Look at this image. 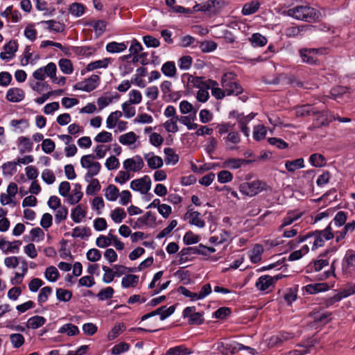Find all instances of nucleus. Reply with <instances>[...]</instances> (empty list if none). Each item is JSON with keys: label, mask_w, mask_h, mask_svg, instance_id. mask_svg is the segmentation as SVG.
Segmentation results:
<instances>
[{"label": "nucleus", "mask_w": 355, "mask_h": 355, "mask_svg": "<svg viewBox=\"0 0 355 355\" xmlns=\"http://www.w3.org/2000/svg\"><path fill=\"white\" fill-rule=\"evenodd\" d=\"M282 277V275H277L273 277L270 275H262L257 279L255 286L257 288L261 291L268 290L271 286L279 279Z\"/></svg>", "instance_id": "9d476101"}, {"label": "nucleus", "mask_w": 355, "mask_h": 355, "mask_svg": "<svg viewBox=\"0 0 355 355\" xmlns=\"http://www.w3.org/2000/svg\"><path fill=\"white\" fill-rule=\"evenodd\" d=\"M80 165L87 170L85 175L86 182H89L93 177L97 175L101 169V164L96 161V157L93 154H89L82 156L80 158Z\"/></svg>", "instance_id": "7ed1b4c3"}, {"label": "nucleus", "mask_w": 355, "mask_h": 355, "mask_svg": "<svg viewBox=\"0 0 355 355\" xmlns=\"http://www.w3.org/2000/svg\"><path fill=\"white\" fill-rule=\"evenodd\" d=\"M52 293V288L50 286L43 287L37 295V302L39 304L42 305L45 303L48 299L49 295Z\"/></svg>", "instance_id": "864d4df0"}, {"label": "nucleus", "mask_w": 355, "mask_h": 355, "mask_svg": "<svg viewBox=\"0 0 355 355\" xmlns=\"http://www.w3.org/2000/svg\"><path fill=\"white\" fill-rule=\"evenodd\" d=\"M130 189L139 191L141 194H146L151 188V180L148 175L133 180L130 184Z\"/></svg>", "instance_id": "1a4fd4ad"}, {"label": "nucleus", "mask_w": 355, "mask_h": 355, "mask_svg": "<svg viewBox=\"0 0 355 355\" xmlns=\"http://www.w3.org/2000/svg\"><path fill=\"white\" fill-rule=\"evenodd\" d=\"M90 25L94 28L96 37H98L105 31L107 24L104 20H97L91 23Z\"/></svg>", "instance_id": "bf43d9fd"}, {"label": "nucleus", "mask_w": 355, "mask_h": 355, "mask_svg": "<svg viewBox=\"0 0 355 355\" xmlns=\"http://www.w3.org/2000/svg\"><path fill=\"white\" fill-rule=\"evenodd\" d=\"M200 240V236L194 234L191 231L186 232L183 237V241L185 245H189L198 243Z\"/></svg>", "instance_id": "338daca9"}, {"label": "nucleus", "mask_w": 355, "mask_h": 355, "mask_svg": "<svg viewBox=\"0 0 355 355\" xmlns=\"http://www.w3.org/2000/svg\"><path fill=\"white\" fill-rule=\"evenodd\" d=\"M195 254H200L203 256H209L216 252V249L212 247H208L202 244H199L194 246Z\"/></svg>", "instance_id": "e2e57ef3"}, {"label": "nucleus", "mask_w": 355, "mask_h": 355, "mask_svg": "<svg viewBox=\"0 0 355 355\" xmlns=\"http://www.w3.org/2000/svg\"><path fill=\"white\" fill-rule=\"evenodd\" d=\"M229 238V234L227 232L223 230L219 235L211 236L209 239L210 243L215 245L223 244L225 243Z\"/></svg>", "instance_id": "de8ad7c7"}, {"label": "nucleus", "mask_w": 355, "mask_h": 355, "mask_svg": "<svg viewBox=\"0 0 355 355\" xmlns=\"http://www.w3.org/2000/svg\"><path fill=\"white\" fill-rule=\"evenodd\" d=\"M184 220H187L189 223L195 225L199 228H202L205 226V222L203 220L202 215L200 212L193 209H189L184 214Z\"/></svg>", "instance_id": "ddd939ff"}, {"label": "nucleus", "mask_w": 355, "mask_h": 355, "mask_svg": "<svg viewBox=\"0 0 355 355\" xmlns=\"http://www.w3.org/2000/svg\"><path fill=\"white\" fill-rule=\"evenodd\" d=\"M355 230V221L352 220L345 225L341 230H331L330 227H326L322 230H315V232L308 233L306 235H300L296 239L297 244L302 243L309 239H313L311 250H315L318 248L324 245L325 241L335 238L336 243L343 240L347 234L352 233Z\"/></svg>", "instance_id": "f257e3e1"}, {"label": "nucleus", "mask_w": 355, "mask_h": 355, "mask_svg": "<svg viewBox=\"0 0 355 355\" xmlns=\"http://www.w3.org/2000/svg\"><path fill=\"white\" fill-rule=\"evenodd\" d=\"M19 148L21 154H24L26 152H31L33 149V143L31 139L26 137H20L18 139Z\"/></svg>", "instance_id": "f704fd0d"}, {"label": "nucleus", "mask_w": 355, "mask_h": 355, "mask_svg": "<svg viewBox=\"0 0 355 355\" xmlns=\"http://www.w3.org/2000/svg\"><path fill=\"white\" fill-rule=\"evenodd\" d=\"M327 49H303L300 50V57L304 62L309 64H315L318 61L317 55L327 53Z\"/></svg>", "instance_id": "0eeeda50"}, {"label": "nucleus", "mask_w": 355, "mask_h": 355, "mask_svg": "<svg viewBox=\"0 0 355 355\" xmlns=\"http://www.w3.org/2000/svg\"><path fill=\"white\" fill-rule=\"evenodd\" d=\"M25 97V92L21 88H10L6 93V99L12 103L21 102Z\"/></svg>", "instance_id": "6ab92c4d"}, {"label": "nucleus", "mask_w": 355, "mask_h": 355, "mask_svg": "<svg viewBox=\"0 0 355 355\" xmlns=\"http://www.w3.org/2000/svg\"><path fill=\"white\" fill-rule=\"evenodd\" d=\"M102 269L104 271V274L103 275L102 281L105 284H110L111 283L114 279L116 277L114 270L112 268H110L107 266H103Z\"/></svg>", "instance_id": "69168bd1"}, {"label": "nucleus", "mask_w": 355, "mask_h": 355, "mask_svg": "<svg viewBox=\"0 0 355 355\" xmlns=\"http://www.w3.org/2000/svg\"><path fill=\"white\" fill-rule=\"evenodd\" d=\"M180 111L182 114H187L193 113V115H194V117H196V114L197 112V110L194 109L193 105L187 101H182L180 103Z\"/></svg>", "instance_id": "6e6d98bb"}, {"label": "nucleus", "mask_w": 355, "mask_h": 355, "mask_svg": "<svg viewBox=\"0 0 355 355\" xmlns=\"http://www.w3.org/2000/svg\"><path fill=\"white\" fill-rule=\"evenodd\" d=\"M121 116L122 112L119 110L110 113L106 119V127L108 129L114 128L118 122V119Z\"/></svg>", "instance_id": "a18cd8bd"}, {"label": "nucleus", "mask_w": 355, "mask_h": 355, "mask_svg": "<svg viewBox=\"0 0 355 355\" xmlns=\"http://www.w3.org/2000/svg\"><path fill=\"white\" fill-rule=\"evenodd\" d=\"M316 113L315 108L311 105H303L295 108L297 116L304 117L310 115H314Z\"/></svg>", "instance_id": "c756f323"}, {"label": "nucleus", "mask_w": 355, "mask_h": 355, "mask_svg": "<svg viewBox=\"0 0 355 355\" xmlns=\"http://www.w3.org/2000/svg\"><path fill=\"white\" fill-rule=\"evenodd\" d=\"M175 310V308L174 306H171L169 307H167L166 306H162L156 310L151 312L152 316H155L157 315H159L161 320H164L168 317L171 315Z\"/></svg>", "instance_id": "4be33fe9"}, {"label": "nucleus", "mask_w": 355, "mask_h": 355, "mask_svg": "<svg viewBox=\"0 0 355 355\" xmlns=\"http://www.w3.org/2000/svg\"><path fill=\"white\" fill-rule=\"evenodd\" d=\"M162 73L168 77H175L176 75V67L174 62L168 61L162 67Z\"/></svg>", "instance_id": "ea45409f"}, {"label": "nucleus", "mask_w": 355, "mask_h": 355, "mask_svg": "<svg viewBox=\"0 0 355 355\" xmlns=\"http://www.w3.org/2000/svg\"><path fill=\"white\" fill-rule=\"evenodd\" d=\"M347 219V213L343 211H338L336 213L332 220L329 223L327 227H330L331 230H334V228H340L343 226H345Z\"/></svg>", "instance_id": "f3484780"}, {"label": "nucleus", "mask_w": 355, "mask_h": 355, "mask_svg": "<svg viewBox=\"0 0 355 355\" xmlns=\"http://www.w3.org/2000/svg\"><path fill=\"white\" fill-rule=\"evenodd\" d=\"M257 113L251 112L245 115L243 112H239L237 110H232L229 114V117L235 118L237 121L239 125H248L256 116Z\"/></svg>", "instance_id": "2eb2a0df"}, {"label": "nucleus", "mask_w": 355, "mask_h": 355, "mask_svg": "<svg viewBox=\"0 0 355 355\" xmlns=\"http://www.w3.org/2000/svg\"><path fill=\"white\" fill-rule=\"evenodd\" d=\"M83 193L81 191V185L76 183L73 186V189L68 197V202L71 205L77 204L83 198Z\"/></svg>", "instance_id": "393cba45"}, {"label": "nucleus", "mask_w": 355, "mask_h": 355, "mask_svg": "<svg viewBox=\"0 0 355 355\" xmlns=\"http://www.w3.org/2000/svg\"><path fill=\"white\" fill-rule=\"evenodd\" d=\"M180 121V117L169 119L164 123V127L167 132L175 133L178 132L179 128L178 122Z\"/></svg>", "instance_id": "4c0bfd02"}, {"label": "nucleus", "mask_w": 355, "mask_h": 355, "mask_svg": "<svg viewBox=\"0 0 355 355\" xmlns=\"http://www.w3.org/2000/svg\"><path fill=\"white\" fill-rule=\"evenodd\" d=\"M164 152L166 155L165 162L167 164H176L179 161V156L175 153L173 148H165Z\"/></svg>", "instance_id": "a19ab883"}, {"label": "nucleus", "mask_w": 355, "mask_h": 355, "mask_svg": "<svg viewBox=\"0 0 355 355\" xmlns=\"http://www.w3.org/2000/svg\"><path fill=\"white\" fill-rule=\"evenodd\" d=\"M18 49V44L15 40H10L3 46V51L0 53V58L3 60H10L14 58Z\"/></svg>", "instance_id": "4468645a"}, {"label": "nucleus", "mask_w": 355, "mask_h": 355, "mask_svg": "<svg viewBox=\"0 0 355 355\" xmlns=\"http://www.w3.org/2000/svg\"><path fill=\"white\" fill-rule=\"evenodd\" d=\"M137 140V136L135 132H129L119 137V141L123 145L133 144Z\"/></svg>", "instance_id": "13d9d810"}, {"label": "nucleus", "mask_w": 355, "mask_h": 355, "mask_svg": "<svg viewBox=\"0 0 355 355\" xmlns=\"http://www.w3.org/2000/svg\"><path fill=\"white\" fill-rule=\"evenodd\" d=\"M92 209L96 211L98 215L101 214L102 209L105 207V202L102 197H95L91 203Z\"/></svg>", "instance_id": "774afa93"}, {"label": "nucleus", "mask_w": 355, "mask_h": 355, "mask_svg": "<svg viewBox=\"0 0 355 355\" xmlns=\"http://www.w3.org/2000/svg\"><path fill=\"white\" fill-rule=\"evenodd\" d=\"M185 78L187 79V86L189 89H202V87H205V80L202 77H198L189 73H184L182 76V79L184 80Z\"/></svg>", "instance_id": "a211bd4d"}, {"label": "nucleus", "mask_w": 355, "mask_h": 355, "mask_svg": "<svg viewBox=\"0 0 355 355\" xmlns=\"http://www.w3.org/2000/svg\"><path fill=\"white\" fill-rule=\"evenodd\" d=\"M104 195L105 198L109 201H115L119 196V190L114 184H109L104 189Z\"/></svg>", "instance_id": "2f4dec72"}, {"label": "nucleus", "mask_w": 355, "mask_h": 355, "mask_svg": "<svg viewBox=\"0 0 355 355\" xmlns=\"http://www.w3.org/2000/svg\"><path fill=\"white\" fill-rule=\"evenodd\" d=\"M318 116L317 118L314 120V122L310 129L319 128L323 126H327L329 125L328 119L323 113L317 111L315 114Z\"/></svg>", "instance_id": "72a5a7b5"}, {"label": "nucleus", "mask_w": 355, "mask_h": 355, "mask_svg": "<svg viewBox=\"0 0 355 355\" xmlns=\"http://www.w3.org/2000/svg\"><path fill=\"white\" fill-rule=\"evenodd\" d=\"M58 333L67 334L69 336H73L79 334V329L77 326L71 323H67L59 329Z\"/></svg>", "instance_id": "58836bf2"}, {"label": "nucleus", "mask_w": 355, "mask_h": 355, "mask_svg": "<svg viewBox=\"0 0 355 355\" xmlns=\"http://www.w3.org/2000/svg\"><path fill=\"white\" fill-rule=\"evenodd\" d=\"M46 321V320L44 317L35 315L28 318L26 322V327L28 329H36L42 327L45 324Z\"/></svg>", "instance_id": "c85d7f7f"}, {"label": "nucleus", "mask_w": 355, "mask_h": 355, "mask_svg": "<svg viewBox=\"0 0 355 355\" xmlns=\"http://www.w3.org/2000/svg\"><path fill=\"white\" fill-rule=\"evenodd\" d=\"M193 351L188 348L185 345H180L169 348L165 355H190Z\"/></svg>", "instance_id": "b1692460"}, {"label": "nucleus", "mask_w": 355, "mask_h": 355, "mask_svg": "<svg viewBox=\"0 0 355 355\" xmlns=\"http://www.w3.org/2000/svg\"><path fill=\"white\" fill-rule=\"evenodd\" d=\"M86 207L82 205H78L71 210V219L76 223H80L82 220L86 217Z\"/></svg>", "instance_id": "412c9836"}, {"label": "nucleus", "mask_w": 355, "mask_h": 355, "mask_svg": "<svg viewBox=\"0 0 355 355\" xmlns=\"http://www.w3.org/2000/svg\"><path fill=\"white\" fill-rule=\"evenodd\" d=\"M111 58H104L103 60H96L89 63L85 69L87 71H91L97 69H106L108 65L111 63Z\"/></svg>", "instance_id": "bb28decb"}, {"label": "nucleus", "mask_w": 355, "mask_h": 355, "mask_svg": "<svg viewBox=\"0 0 355 355\" xmlns=\"http://www.w3.org/2000/svg\"><path fill=\"white\" fill-rule=\"evenodd\" d=\"M331 312H323L315 314L313 316L314 322L318 324H325L331 320Z\"/></svg>", "instance_id": "0e129e2a"}, {"label": "nucleus", "mask_w": 355, "mask_h": 355, "mask_svg": "<svg viewBox=\"0 0 355 355\" xmlns=\"http://www.w3.org/2000/svg\"><path fill=\"white\" fill-rule=\"evenodd\" d=\"M145 159L147 161L148 167L152 169L159 168L163 165L162 159L159 156L152 155L148 157V155H146Z\"/></svg>", "instance_id": "8fccbe9b"}, {"label": "nucleus", "mask_w": 355, "mask_h": 355, "mask_svg": "<svg viewBox=\"0 0 355 355\" xmlns=\"http://www.w3.org/2000/svg\"><path fill=\"white\" fill-rule=\"evenodd\" d=\"M144 165L143 159L139 155L126 159L123 162V166L127 171H139L144 167Z\"/></svg>", "instance_id": "f8f14e48"}, {"label": "nucleus", "mask_w": 355, "mask_h": 355, "mask_svg": "<svg viewBox=\"0 0 355 355\" xmlns=\"http://www.w3.org/2000/svg\"><path fill=\"white\" fill-rule=\"evenodd\" d=\"M73 51L78 55L84 56V57H89L93 55L96 49L92 46H77L74 47Z\"/></svg>", "instance_id": "603ef678"}, {"label": "nucleus", "mask_w": 355, "mask_h": 355, "mask_svg": "<svg viewBox=\"0 0 355 355\" xmlns=\"http://www.w3.org/2000/svg\"><path fill=\"white\" fill-rule=\"evenodd\" d=\"M139 276L128 273L121 279V286L123 288H135L139 283Z\"/></svg>", "instance_id": "a878e982"}, {"label": "nucleus", "mask_w": 355, "mask_h": 355, "mask_svg": "<svg viewBox=\"0 0 355 355\" xmlns=\"http://www.w3.org/2000/svg\"><path fill=\"white\" fill-rule=\"evenodd\" d=\"M221 86L224 88L227 96H238L243 92L234 73L228 72L223 74L221 78Z\"/></svg>", "instance_id": "20e7f679"}, {"label": "nucleus", "mask_w": 355, "mask_h": 355, "mask_svg": "<svg viewBox=\"0 0 355 355\" xmlns=\"http://www.w3.org/2000/svg\"><path fill=\"white\" fill-rule=\"evenodd\" d=\"M342 272L346 276H352L355 274V251L349 249L345 252L342 260Z\"/></svg>", "instance_id": "423d86ee"}, {"label": "nucleus", "mask_w": 355, "mask_h": 355, "mask_svg": "<svg viewBox=\"0 0 355 355\" xmlns=\"http://www.w3.org/2000/svg\"><path fill=\"white\" fill-rule=\"evenodd\" d=\"M110 217L115 223H121L126 217V212L123 208L116 207L112 211Z\"/></svg>", "instance_id": "c03bdc74"}, {"label": "nucleus", "mask_w": 355, "mask_h": 355, "mask_svg": "<svg viewBox=\"0 0 355 355\" xmlns=\"http://www.w3.org/2000/svg\"><path fill=\"white\" fill-rule=\"evenodd\" d=\"M302 216V212L297 210H292L287 212L286 216L283 218L280 229L291 225Z\"/></svg>", "instance_id": "aec40b11"}, {"label": "nucleus", "mask_w": 355, "mask_h": 355, "mask_svg": "<svg viewBox=\"0 0 355 355\" xmlns=\"http://www.w3.org/2000/svg\"><path fill=\"white\" fill-rule=\"evenodd\" d=\"M286 15L297 20L311 21L318 18L315 9L307 6H297L286 11Z\"/></svg>", "instance_id": "f03ea898"}, {"label": "nucleus", "mask_w": 355, "mask_h": 355, "mask_svg": "<svg viewBox=\"0 0 355 355\" xmlns=\"http://www.w3.org/2000/svg\"><path fill=\"white\" fill-rule=\"evenodd\" d=\"M355 293V284H349L346 285L344 288L340 289L337 294L338 297L337 299H341V300L344 298H346L353 294Z\"/></svg>", "instance_id": "09e8293b"}, {"label": "nucleus", "mask_w": 355, "mask_h": 355, "mask_svg": "<svg viewBox=\"0 0 355 355\" xmlns=\"http://www.w3.org/2000/svg\"><path fill=\"white\" fill-rule=\"evenodd\" d=\"M249 41L254 47H261L267 44V39L266 37L259 33L252 34L249 38Z\"/></svg>", "instance_id": "e433bc0d"}, {"label": "nucleus", "mask_w": 355, "mask_h": 355, "mask_svg": "<svg viewBox=\"0 0 355 355\" xmlns=\"http://www.w3.org/2000/svg\"><path fill=\"white\" fill-rule=\"evenodd\" d=\"M156 223V216L154 213L147 211L141 217L137 218V221L132 225L134 229L142 228L144 227H153Z\"/></svg>", "instance_id": "9b49d317"}, {"label": "nucleus", "mask_w": 355, "mask_h": 355, "mask_svg": "<svg viewBox=\"0 0 355 355\" xmlns=\"http://www.w3.org/2000/svg\"><path fill=\"white\" fill-rule=\"evenodd\" d=\"M17 162H8L2 165L3 173L6 176H12L17 172Z\"/></svg>", "instance_id": "5fc2aeb1"}, {"label": "nucleus", "mask_w": 355, "mask_h": 355, "mask_svg": "<svg viewBox=\"0 0 355 355\" xmlns=\"http://www.w3.org/2000/svg\"><path fill=\"white\" fill-rule=\"evenodd\" d=\"M266 133L267 130L263 125H257L254 128L253 138L256 141L262 140L266 137Z\"/></svg>", "instance_id": "052dcab7"}, {"label": "nucleus", "mask_w": 355, "mask_h": 355, "mask_svg": "<svg viewBox=\"0 0 355 355\" xmlns=\"http://www.w3.org/2000/svg\"><path fill=\"white\" fill-rule=\"evenodd\" d=\"M260 3L258 1H252L245 3L242 8V14L243 15H250L255 13L259 8Z\"/></svg>", "instance_id": "c9c22d12"}, {"label": "nucleus", "mask_w": 355, "mask_h": 355, "mask_svg": "<svg viewBox=\"0 0 355 355\" xmlns=\"http://www.w3.org/2000/svg\"><path fill=\"white\" fill-rule=\"evenodd\" d=\"M127 43L125 42H109L106 45V51L110 53H117L125 51L127 49Z\"/></svg>", "instance_id": "7c9ffc66"}, {"label": "nucleus", "mask_w": 355, "mask_h": 355, "mask_svg": "<svg viewBox=\"0 0 355 355\" xmlns=\"http://www.w3.org/2000/svg\"><path fill=\"white\" fill-rule=\"evenodd\" d=\"M112 269L114 270L116 277H120L126 273L135 272V269H132V268L126 267L121 264L113 265Z\"/></svg>", "instance_id": "3c124183"}, {"label": "nucleus", "mask_w": 355, "mask_h": 355, "mask_svg": "<svg viewBox=\"0 0 355 355\" xmlns=\"http://www.w3.org/2000/svg\"><path fill=\"white\" fill-rule=\"evenodd\" d=\"M44 277L49 282H55L59 279L60 274L55 266H51L46 268Z\"/></svg>", "instance_id": "37998d69"}, {"label": "nucleus", "mask_w": 355, "mask_h": 355, "mask_svg": "<svg viewBox=\"0 0 355 355\" xmlns=\"http://www.w3.org/2000/svg\"><path fill=\"white\" fill-rule=\"evenodd\" d=\"M310 164L314 167H322L326 165L324 157L320 153L312 154L309 157Z\"/></svg>", "instance_id": "79ce46f5"}, {"label": "nucleus", "mask_w": 355, "mask_h": 355, "mask_svg": "<svg viewBox=\"0 0 355 355\" xmlns=\"http://www.w3.org/2000/svg\"><path fill=\"white\" fill-rule=\"evenodd\" d=\"M100 78L96 74L92 75L89 78L84 81L77 83L73 88L76 90H81L89 92L95 89L99 85Z\"/></svg>", "instance_id": "6e6552de"}, {"label": "nucleus", "mask_w": 355, "mask_h": 355, "mask_svg": "<svg viewBox=\"0 0 355 355\" xmlns=\"http://www.w3.org/2000/svg\"><path fill=\"white\" fill-rule=\"evenodd\" d=\"M56 297L60 302H67L71 300L72 297V293L67 289L57 288Z\"/></svg>", "instance_id": "680f3d73"}, {"label": "nucleus", "mask_w": 355, "mask_h": 355, "mask_svg": "<svg viewBox=\"0 0 355 355\" xmlns=\"http://www.w3.org/2000/svg\"><path fill=\"white\" fill-rule=\"evenodd\" d=\"M263 252V247L261 244H255L252 249L249 251V258L252 263H257L261 260V255Z\"/></svg>", "instance_id": "5701e85b"}, {"label": "nucleus", "mask_w": 355, "mask_h": 355, "mask_svg": "<svg viewBox=\"0 0 355 355\" xmlns=\"http://www.w3.org/2000/svg\"><path fill=\"white\" fill-rule=\"evenodd\" d=\"M125 329V326L123 322L115 324L107 334V339L109 340H114Z\"/></svg>", "instance_id": "49530a36"}, {"label": "nucleus", "mask_w": 355, "mask_h": 355, "mask_svg": "<svg viewBox=\"0 0 355 355\" xmlns=\"http://www.w3.org/2000/svg\"><path fill=\"white\" fill-rule=\"evenodd\" d=\"M114 293V288L112 287L108 286L101 289L96 295V297H98V300L104 301L112 298Z\"/></svg>", "instance_id": "4d7b16f0"}, {"label": "nucleus", "mask_w": 355, "mask_h": 355, "mask_svg": "<svg viewBox=\"0 0 355 355\" xmlns=\"http://www.w3.org/2000/svg\"><path fill=\"white\" fill-rule=\"evenodd\" d=\"M21 245V241H14L12 242L6 241L4 239H0V249L3 253H17L19 250V247Z\"/></svg>", "instance_id": "dca6fc26"}, {"label": "nucleus", "mask_w": 355, "mask_h": 355, "mask_svg": "<svg viewBox=\"0 0 355 355\" xmlns=\"http://www.w3.org/2000/svg\"><path fill=\"white\" fill-rule=\"evenodd\" d=\"M304 167V161L303 158H298L292 161H286L285 162V168L289 172H294L297 169L303 168Z\"/></svg>", "instance_id": "473e14b6"}, {"label": "nucleus", "mask_w": 355, "mask_h": 355, "mask_svg": "<svg viewBox=\"0 0 355 355\" xmlns=\"http://www.w3.org/2000/svg\"><path fill=\"white\" fill-rule=\"evenodd\" d=\"M267 184L265 182L254 180L250 182H243L239 187V191L244 196L254 197L266 190Z\"/></svg>", "instance_id": "39448f33"}, {"label": "nucleus", "mask_w": 355, "mask_h": 355, "mask_svg": "<svg viewBox=\"0 0 355 355\" xmlns=\"http://www.w3.org/2000/svg\"><path fill=\"white\" fill-rule=\"evenodd\" d=\"M250 162H251L250 160L230 158L225 160L223 164V167L225 168H227L230 169H237L239 168L243 164H249Z\"/></svg>", "instance_id": "cd10ccee"}]
</instances>
